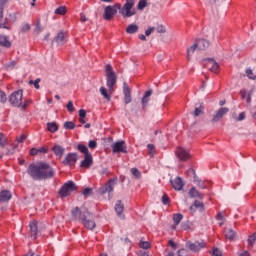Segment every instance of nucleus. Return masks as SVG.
<instances>
[{"instance_id":"43","label":"nucleus","mask_w":256,"mask_h":256,"mask_svg":"<svg viewBox=\"0 0 256 256\" xmlns=\"http://www.w3.org/2000/svg\"><path fill=\"white\" fill-rule=\"evenodd\" d=\"M139 247H141V249H149L151 247V243L148 241H140Z\"/></svg>"},{"instance_id":"14","label":"nucleus","mask_w":256,"mask_h":256,"mask_svg":"<svg viewBox=\"0 0 256 256\" xmlns=\"http://www.w3.org/2000/svg\"><path fill=\"white\" fill-rule=\"evenodd\" d=\"M123 95H124L123 101H124L125 105H129V103H131V101H133V99L131 98V89L125 82L123 84Z\"/></svg>"},{"instance_id":"1","label":"nucleus","mask_w":256,"mask_h":256,"mask_svg":"<svg viewBox=\"0 0 256 256\" xmlns=\"http://www.w3.org/2000/svg\"><path fill=\"white\" fill-rule=\"evenodd\" d=\"M27 173L34 181H43V179H53L55 177V170L51 167V164L43 161L30 164Z\"/></svg>"},{"instance_id":"56","label":"nucleus","mask_w":256,"mask_h":256,"mask_svg":"<svg viewBox=\"0 0 256 256\" xmlns=\"http://www.w3.org/2000/svg\"><path fill=\"white\" fill-rule=\"evenodd\" d=\"M246 74L249 79H256V75L253 74V70L251 69L246 70Z\"/></svg>"},{"instance_id":"24","label":"nucleus","mask_w":256,"mask_h":256,"mask_svg":"<svg viewBox=\"0 0 256 256\" xmlns=\"http://www.w3.org/2000/svg\"><path fill=\"white\" fill-rule=\"evenodd\" d=\"M204 114H205V105H203V103L196 105L192 115H194V117H201V115H204Z\"/></svg>"},{"instance_id":"36","label":"nucleus","mask_w":256,"mask_h":256,"mask_svg":"<svg viewBox=\"0 0 256 256\" xmlns=\"http://www.w3.org/2000/svg\"><path fill=\"white\" fill-rule=\"evenodd\" d=\"M77 149H78V151H80V153H83L84 156L91 155V153H89V148H87V146H85L83 144H78Z\"/></svg>"},{"instance_id":"40","label":"nucleus","mask_w":256,"mask_h":256,"mask_svg":"<svg viewBox=\"0 0 256 256\" xmlns=\"http://www.w3.org/2000/svg\"><path fill=\"white\" fill-rule=\"evenodd\" d=\"M130 172L133 175V177H135V179H141V171H139V169L132 168Z\"/></svg>"},{"instance_id":"4","label":"nucleus","mask_w":256,"mask_h":256,"mask_svg":"<svg viewBox=\"0 0 256 256\" xmlns=\"http://www.w3.org/2000/svg\"><path fill=\"white\" fill-rule=\"evenodd\" d=\"M106 71V85L109 91L113 92V87L117 85V74L113 71V67L110 64H107L105 67Z\"/></svg>"},{"instance_id":"39","label":"nucleus","mask_w":256,"mask_h":256,"mask_svg":"<svg viewBox=\"0 0 256 256\" xmlns=\"http://www.w3.org/2000/svg\"><path fill=\"white\" fill-rule=\"evenodd\" d=\"M189 196L192 197V198H195V197L201 198V194L194 187L190 189Z\"/></svg>"},{"instance_id":"53","label":"nucleus","mask_w":256,"mask_h":256,"mask_svg":"<svg viewBox=\"0 0 256 256\" xmlns=\"http://www.w3.org/2000/svg\"><path fill=\"white\" fill-rule=\"evenodd\" d=\"M246 114L245 112H241L238 117H235V121H245Z\"/></svg>"},{"instance_id":"11","label":"nucleus","mask_w":256,"mask_h":256,"mask_svg":"<svg viewBox=\"0 0 256 256\" xmlns=\"http://www.w3.org/2000/svg\"><path fill=\"white\" fill-rule=\"evenodd\" d=\"M116 182L111 179L108 183L105 184L104 187L99 188L100 195H105V193H113V189H115Z\"/></svg>"},{"instance_id":"5","label":"nucleus","mask_w":256,"mask_h":256,"mask_svg":"<svg viewBox=\"0 0 256 256\" xmlns=\"http://www.w3.org/2000/svg\"><path fill=\"white\" fill-rule=\"evenodd\" d=\"M121 9V4L116 3L114 5H109L104 8V13H103V19L105 21H111L115 15H117V11Z\"/></svg>"},{"instance_id":"13","label":"nucleus","mask_w":256,"mask_h":256,"mask_svg":"<svg viewBox=\"0 0 256 256\" xmlns=\"http://www.w3.org/2000/svg\"><path fill=\"white\" fill-rule=\"evenodd\" d=\"M176 157L180 159V161H187L191 155L189 154V151H187L183 147H178L176 150Z\"/></svg>"},{"instance_id":"32","label":"nucleus","mask_w":256,"mask_h":256,"mask_svg":"<svg viewBox=\"0 0 256 256\" xmlns=\"http://www.w3.org/2000/svg\"><path fill=\"white\" fill-rule=\"evenodd\" d=\"M8 144H9V140L7 139V136H5V134L0 132V147L2 149H5Z\"/></svg>"},{"instance_id":"58","label":"nucleus","mask_w":256,"mask_h":256,"mask_svg":"<svg viewBox=\"0 0 256 256\" xmlns=\"http://www.w3.org/2000/svg\"><path fill=\"white\" fill-rule=\"evenodd\" d=\"M178 256H189V253L187 252L186 249H180L177 252Z\"/></svg>"},{"instance_id":"51","label":"nucleus","mask_w":256,"mask_h":256,"mask_svg":"<svg viewBox=\"0 0 256 256\" xmlns=\"http://www.w3.org/2000/svg\"><path fill=\"white\" fill-rule=\"evenodd\" d=\"M66 107H67L69 113H74L75 107L73 106V101H69Z\"/></svg>"},{"instance_id":"9","label":"nucleus","mask_w":256,"mask_h":256,"mask_svg":"<svg viewBox=\"0 0 256 256\" xmlns=\"http://www.w3.org/2000/svg\"><path fill=\"white\" fill-rule=\"evenodd\" d=\"M111 149L113 153H127V145L123 140L113 143Z\"/></svg>"},{"instance_id":"46","label":"nucleus","mask_w":256,"mask_h":256,"mask_svg":"<svg viewBox=\"0 0 256 256\" xmlns=\"http://www.w3.org/2000/svg\"><path fill=\"white\" fill-rule=\"evenodd\" d=\"M148 151H149V156L153 157L155 155V145L153 144H148Z\"/></svg>"},{"instance_id":"42","label":"nucleus","mask_w":256,"mask_h":256,"mask_svg":"<svg viewBox=\"0 0 256 256\" xmlns=\"http://www.w3.org/2000/svg\"><path fill=\"white\" fill-rule=\"evenodd\" d=\"M0 103H7V94L3 90H0Z\"/></svg>"},{"instance_id":"18","label":"nucleus","mask_w":256,"mask_h":256,"mask_svg":"<svg viewBox=\"0 0 256 256\" xmlns=\"http://www.w3.org/2000/svg\"><path fill=\"white\" fill-rule=\"evenodd\" d=\"M91 165H93V156L91 154H86L80 164V167H83L84 169H89Z\"/></svg>"},{"instance_id":"17","label":"nucleus","mask_w":256,"mask_h":256,"mask_svg":"<svg viewBox=\"0 0 256 256\" xmlns=\"http://www.w3.org/2000/svg\"><path fill=\"white\" fill-rule=\"evenodd\" d=\"M54 41L57 43V45H59L60 47L65 45V43H67V34H65V32L61 31L59 32L55 38Z\"/></svg>"},{"instance_id":"55","label":"nucleus","mask_w":256,"mask_h":256,"mask_svg":"<svg viewBox=\"0 0 256 256\" xmlns=\"http://www.w3.org/2000/svg\"><path fill=\"white\" fill-rule=\"evenodd\" d=\"M171 202V199L169 198V196H167L166 194H164L163 196H162V203H163V205H168V203H170Z\"/></svg>"},{"instance_id":"52","label":"nucleus","mask_w":256,"mask_h":256,"mask_svg":"<svg viewBox=\"0 0 256 256\" xmlns=\"http://www.w3.org/2000/svg\"><path fill=\"white\" fill-rule=\"evenodd\" d=\"M155 31H157V33H166V29H165V26L163 25H158L156 28H155Z\"/></svg>"},{"instance_id":"19","label":"nucleus","mask_w":256,"mask_h":256,"mask_svg":"<svg viewBox=\"0 0 256 256\" xmlns=\"http://www.w3.org/2000/svg\"><path fill=\"white\" fill-rule=\"evenodd\" d=\"M115 211L118 215V217L124 219L125 216L123 215V211H125V206L123 205V203L121 202V200L116 201L115 204Z\"/></svg>"},{"instance_id":"41","label":"nucleus","mask_w":256,"mask_h":256,"mask_svg":"<svg viewBox=\"0 0 256 256\" xmlns=\"http://www.w3.org/2000/svg\"><path fill=\"white\" fill-rule=\"evenodd\" d=\"M67 13V7L65 6H60L55 10L56 15H65Z\"/></svg>"},{"instance_id":"49","label":"nucleus","mask_w":256,"mask_h":256,"mask_svg":"<svg viewBox=\"0 0 256 256\" xmlns=\"http://www.w3.org/2000/svg\"><path fill=\"white\" fill-rule=\"evenodd\" d=\"M39 83H41V79H39V78L36 79L35 81H33V80L29 81V84L30 85H34L35 89H39V87H40Z\"/></svg>"},{"instance_id":"3","label":"nucleus","mask_w":256,"mask_h":256,"mask_svg":"<svg viewBox=\"0 0 256 256\" xmlns=\"http://www.w3.org/2000/svg\"><path fill=\"white\" fill-rule=\"evenodd\" d=\"M135 6V0H126L125 4L118 8V11L122 17L127 18V17H133L135 15L136 11L133 8Z\"/></svg>"},{"instance_id":"20","label":"nucleus","mask_w":256,"mask_h":256,"mask_svg":"<svg viewBox=\"0 0 256 256\" xmlns=\"http://www.w3.org/2000/svg\"><path fill=\"white\" fill-rule=\"evenodd\" d=\"M52 151L54 153V155L56 157H59L61 159V157H63V155H65V147L61 146V145H54L52 147Z\"/></svg>"},{"instance_id":"2","label":"nucleus","mask_w":256,"mask_h":256,"mask_svg":"<svg viewBox=\"0 0 256 256\" xmlns=\"http://www.w3.org/2000/svg\"><path fill=\"white\" fill-rule=\"evenodd\" d=\"M72 217L76 221H80L82 225L89 231H93L97 224L95 223V218L89 210L81 211L79 207H76L72 210Z\"/></svg>"},{"instance_id":"21","label":"nucleus","mask_w":256,"mask_h":256,"mask_svg":"<svg viewBox=\"0 0 256 256\" xmlns=\"http://www.w3.org/2000/svg\"><path fill=\"white\" fill-rule=\"evenodd\" d=\"M171 185L175 191H181V189H183V179L176 177L174 180H171Z\"/></svg>"},{"instance_id":"25","label":"nucleus","mask_w":256,"mask_h":256,"mask_svg":"<svg viewBox=\"0 0 256 256\" xmlns=\"http://www.w3.org/2000/svg\"><path fill=\"white\" fill-rule=\"evenodd\" d=\"M39 153H42V154H46V153H49V149H47V147L43 146L41 148H32L30 150V155L32 157H34L35 155H39Z\"/></svg>"},{"instance_id":"48","label":"nucleus","mask_w":256,"mask_h":256,"mask_svg":"<svg viewBox=\"0 0 256 256\" xmlns=\"http://www.w3.org/2000/svg\"><path fill=\"white\" fill-rule=\"evenodd\" d=\"M145 7H147V0H140L138 2V9L143 10L145 9Z\"/></svg>"},{"instance_id":"64","label":"nucleus","mask_w":256,"mask_h":256,"mask_svg":"<svg viewBox=\"0 0 256 256\" xmlns=\"http://www.w3.org/2000/svg\"><path fill=\"white\" fill-rule=\"evenodd\" d=\"M182 229L184 231H189V229H191V226L189 225V223H183L182 224Z\"/></svg>"},{"instance_id":"47","label":"nucleus","mask_w":256,"mask_h":256,"mask_svg":"<svg viewBox=\"0 0 256 256\" xmlns=\"http://www.w3.org/2000/svg\"><path fill=\"white\" fill-rule=\"evenodd\" d=\"M82 195H84V197H90V195H93V189L85 188L82 192Z\"/></svg>"},{"instance_id":"34","label":"nucleus","mask_w":256,"mask_h":256,"mask_svg":"<svg viewBox=\"0 0 256 256\" xmlns=\"http://www.w3.org/2000/svg\"><path fill=\"white\" fill-rule=\"evenodd\" d=\"M47 129L50 133H57V131H59V126H57V123L55 122H48Z\"/></svg>"},{"instance_id":"30","label":"nucleus","mask_w":256,"mask_h":256,"mask_svg":"<svg viewBox=\"0 0 256 256\" xmlns=\"http://www.w3.org/2000/svg\"><path fill=\"white\" fill-rule=\"evenodd\" d=\"M30 231H31V237L33 239H37V235H38V228H37V222L33 221L32 223H30Z\"/></svg>"},{"instance_id":"7","label":"nucleus","mask_w":256,"mask_h":256,"mask_svg":"<svg viewBox=\"0 0 256 256\" xmlns=\"http://www.w3.org/2000/svg\"><path fill=\"white\" fill-rule=\"evenodd\" d=\"M207 247V242L201 240V241H187L186 242V249H189L192 251V253H199L201 249H205Z\"/></svg>"},{"instance_id":"31","label":"nucleus","mask_w":256,"mask_h":256,"mask_svg":"<svg viewBox=\"0 0 256 256\" xmlns=\"http://www.w3.org/2000/svg\"><path fill=\"white\" fill-rule=\"evenodd\" d=\"M205 207V205L203 204V202L199 201V200H195L194 204L192 206H190V211L192 213H194L195 209H201L203 210Z\"/></svg>"},{"instance_id":"26","label":"nucleus","mask_w":256,"mask_h":256,"mask_svg":"<svg viewBox=\"0 0 256 256\" xmlns=\"http://www.w3.org/2000/svg\"><path fill=\"white\" fill-rule=\"evenodd\" d=\"M225 236L226 239H229V241H235V239H237V232L231 228H226Z\"/></svg>"},{"instance_id":"60","label":"nucleus","mask_w":256,"mask_h":256,"mask_svg":"<svg viewBox=\"0 0 256 256\" xmlns=\"http://www.w3.org/2000/svg\"><path fill=\"white\" fill-rule=\"evenodd\" d=\"M155 31V27H149L146 31H145V35L146 37H149L151 35V33H154Z\"/></svg>"},{"instance_id":"12","label":"nucleus","mask_w":256,"mask_h":256,"mask_svg":"<svg viewBox=\"0 0 256 256\" xmlns=\"http://www.w3.org/2000/svg\"><path fill=\"white\" fill-rule=\"evenodd\" d=\"M229 113V108H220L214 117L212 118L211 122L212 123H219L221 121L222 117H225Z\"/></svg>"},{"instance_id":"54","label":"nucleus","mask_w":256,"mask_h":256,"mask_svg":"<svg viewBox=\"0 0 256 256\" xmlns=\"http://www.w3.org/2000/svg\"><path fill=\"white\" fill-rule=\"evenodd\" d=\"M89 149H97V141L95 140H90L88 143Z\"/></svg>"},{"instance_id":"28","label":"nucleus","mask_w":256,"mask_h":256,"mask_svg":"<svg viewBox=\"0 0 256 256\" xmlns=\"http://www.w3.org/2000/svg\"><path fill=\"white\" fill-rule=\"evenodd\" d=\"M0 47H6L7 49L11 47V41L9 40V37L4 35L0 36Z\"/></svg>"},{"instance_id":"62","label":"nucleus","mask_w":256,"mask_h":256,"mask_svg":"<svg viewBox=\"0 0 256 256\" xmlns=\"http://www.w3.org/2000/svg\"><path fill=\"white\" fill-rule=\"evenodd\" d=\"M187 175H189L190 177H195V170L193 169V168H189L188 170H187Z\"/></svg>"},{"instance_id":"45","label":"nucleus","mask_w":256,"mask_h":256,"mask_svg":"<svg viewBox=\"0 0 256 256\" xmlns=\"http://www.w3.org/2000/svg\"><path fill=\"white\" fill-rule=\"evenodd\" d=\"M64 129H69V130L75 129V123H73L71 121L65 122L64 123Z\"/></svg>"},{"instance_id":"44","label":"nucleus","mask_w":256,"mask_h":256,"mask_svg":"<svg viewBox=\"0 0 256 256\" xmlns=\"http://www.w3.org/2000/svg\"><path fill=\"white\" fill-rule=\"evenodd\" d=\"M15 65H17V62L12 61L5 65V69H7V71H13V69H15Z\"/></svg>"},{"instance_id":"33","label":"nucleus","mask_w":256,"mask_h":256,"mask_svg":"<svg viewBox=\"0 0 256 256\" xmlns=\"http://www.w3.org/2000/svg\"><path fill=\"white\" fill-rule=\"evenodd\" d=\"M139 31V26L136 24H130L126 28V33H129V35H133L134 33H137Z\"/></svg>"},{"instance_id":"50","label":"nucleus","mask_w":256,"mask_h":256,"mask_svg":"<svg viewBox=\"0 0 256 256\" xmlns=\"http://www.w3.org/2000/svg\"><path fill=\"white\" fill-rule=\"evenodd\" d=\"M30 30H31V25H29V23L22 24L21 31H23V33H27V31H30Z\"/></svg>"},{"instance_id":"15","label":"nucleus","mask_w":256,"mask_h":256,"mask_svg":"<svg viewBox=\"0 0 256 256\" xmlns=\"http://www.w3.org/2000/svg\"><path fill=\"white\" fill-rule=\"evenodd\" d=\"M77 153H68L62 161L63 165H75L77 163Z\"/></svg>"},{"instance_id":"10","label":"nucleus","mask_w":256,"mask_h":256,"mask_svg":"<svg viewBox=\"0 0 256 256\" xmlns=\"http://www.w3.org/2000/svg\"><path fill=\"white\" fill-rule=\"evenodd\" d=\"M206 69H209L212 73L219 72V64L212 58H208L204 61Z\"/></svg>"},{"instance_id":"6","label":"nucleus","mask_w":256,"mask_h":256,"mask_svg":"<svg viewBox=\"0 0 256 256\" xmlns=\"http://www.w3.org/2000/svg\"><path fill=\"white\" fill-rule=\"evenodd\" d=\"M73 191H77V185L73 181H68L60 188L59 195L64 199V197H69Z\"/></svg>"},{"instance_id":"16","label":"nucleus","mask_w":256,"mask_h":256,"mask_svg":"<svg viewBox=\"0 0 256 256\" xmlns=\"http://www.w3.org/2000/svg\"><path fill=\"white\" fill-rule=\"evenodd\" d=\"M7 3V0H0V28L9 29L7 26V19L3 18V5Z\"/></svg>"},{"instance_id":"27","label":"nucleus","mask_w":256,"mask_h":256,"mask_svg":"<svg viewBox=\"0 0 256 256\" xmlns=\"http://www.w3.org/2000/svg\"><path fill=\"white\" fill-rule=\"evenodd\" d=\"M242 99H246V103H251V97L253 96V90L247 92V90L240 91Z\"/></svg>"},{"instance_id":"57","label":"nucleus","mask_w":256,"mask_h":256,"mask_svg":"<svg viewBox=\"0 0 256 256\" xmlns=\"http://www.w3.org/2000/svg\"><path fill=\"white\" fill-rule=\"evenodd\" d=\"M212 255L213 256H223V253L221 252V250H219L218 248H214L212 250Z\"/></svg>"},{"instance_id":"29","label":"nucleus","mask_w":256,"mask_h":256,"mask_svg":"<svg viewBox=\"0 0 256 256\" xmlns=\"http://www.w3.org/2000/svg\"><path fill=\"white\" fill-rule=\"evenodd\" d=\"M153 95V90H148L145 92L143 98H142V107L145 109L147 105L149 104V96Z\"/></svg>"},{"instance_id":"23","label":"nucleus","mask_w":256,"mask_h":256,"mask_svg":"<svg viewBox=\"0 0 256 256\" xmlns=\"http://www.w3.org/2000/svg\"><path fill=\"white\" fill-rule=\"evenodd\" d=\"M11 192L9 190H3L0 192V202L1 203H7L8 201H11Z\"/></svg>"},{"instance_id":"35","label":"nucleus","mask_w":256,"mask_h":256,"mask_svg":"<svg viewBox=\"0 0 256 256\" xmlns=\"http://www.w3.org/2000/svg\"><path fill=\"white\" fill-rule=\"evenodd\" d=\"M172 219H173L174 225H179V223H181V221H183V214H181V213L173 214Z\"/></svg>"},{"instance_id":"8","label":"nucleus","mask_w":256,"mask_h":256,"mask_svg":"<svg viewBox=\"0 0 256 256\" xmlns=\"http://www.w3.org/2000/svg\"><path fill=\"white\" fill-rule=\"evenodd\" d=\"M9 102L13 107H21L23 105V90H18L10 95Z\"/></svg>"},{"instance_id":"38","label":"nucleus","mask_w":256,"mask_h":256,"mask_svg":"<svg viewBox=\"0 0 256 256\" xmlns=\"http://www.w3.org/2000/svg\"><path fill=\"white\" fill-rule=\"evenodd\" d=\"M100 93L101 95L104 97V99L111 101V96L109 95V93L107 92V88L105 87H101L100 88Z\"/></svg>"},{"instance_id":"63","label":"nucleus","mask_w":256,"mask_h":256,"mask_svg":"<svg viewBox=\"0 0 256 256\" xmlns=\"http://www.w3.org/2000/svg\"><path fill=\"white\" fill-rule=\"evenodd\" d=\"M168 245H170V247L173 249V251H175V249H177V244L173 240H169Z\"/></svg>"},{"instance_id":"59","label":"nucleus","mask_w":256,"mask_h":256,"mask_svg":"<svg viewBox=\"0 0 256 256\" xmlns=\"http://www.w3.org/2000/svg\"><path fill=\"white\" fill-rule=\"evenodd\" d=\"M36 33H41L43 31V28H41V20H38L36 27H35Z\"/></svg>"},{"instance_id":"61","label":"nucleus","mask_w":256,"mask_h":256,"mask_svg":"<svg viewBox=\"0 0 256 256\" xmlns=\"http://www.w3.org/2000/svg\"><path fill=\"white\" fill-rule=\"evenodd\" d=\"M80 119H85L87 117V112L84 109L79 110Z\"/></svg>"},{"instance_id":"37","label":"nucleus","mask_w":256,"mask_h":256,"mask_svg":"<svg viewBox=\"0 0 256 256\" xmlns=\"http://www.w3.org/2000/svg\"><path fill=\"white\" fill-rule=\"evenodd\" d=\"M197 44L194 43L192 46H190L188 49H187V58H188V61L189 59H191V55H193V53H195V51L197 50Z\"/></svg>"},{"instance_id":"22","label":"nucleus","mask_w":256,"mask_h":256,"mask_svg":"<svg viewBox=\"0 0 256 256\" xmlns=\"http://www.w3.org/2000/svg\"><path fill=\"white\" fill-rule=\"evenodd\" d=\"M196 47L198 48L199 51H205V49L209 48V41L205 39H199L196 40Z\"/></svg>"}]
</instances>
